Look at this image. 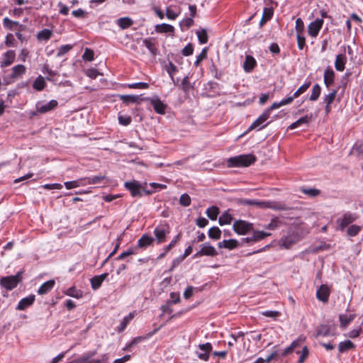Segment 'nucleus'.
Wrapping results in <instances>:
<instances>
[{
  "label": "nucleus",
  "mask_w": 363,
  "mask_h": 363,
  "mask_svg": "<svg viewBox=\"0 0 363 363\" xmlns=\"http://www.w3.org/2000/svg\"><path fill=\"white\" fill-rule=\"evenodd\" d=\"M227 165L229 167H242L250 166V155H240L230 157L227 160Z\"/></svg>",
  "instance_id": "7ed1b4c3"
},
{
  "label": "nucleus",
  "mask_w": 363,
  "mask_h": 363,
  "mask_svg": "<svg viewBox=\"0 0 363 363\" xmlns=\"http://www.w3.org/2000/svg\"><path fill=\"white\" fill-rule=\"evenodd\" d=\"M233 229L237 233L245 235L250 230V224L244 220H236L233 223Z\"/></svg>",
  "instance_id": "4468645a"
},
{
  "label": "nucleus",
  "mask_w": 363,
  "mask_h": 363,
  "mask_svg": "<svg viewBox=\"0 0 363 363\" xmlns=\"http://www.w3.org/2000/svg\"><path fill=\"white\" fill-rule=\"evenodd\" d=\"M21 272H18L16 275L2 277L0 279V284L6 290H12L21 281Z\"/></svg>",
  "instance_id": "f03ea898"
},
{
  "label": "nucleus",
  "mask_w": 363,
  "mask_h": 363,
  "mask_svg": "<svg viewBox=\"0 0 363 363\" xmlns=\"http://www.w3.org/2000/svg\"><path fill=\"white\" fill-rule=\"evenodd\" d=\"M220 213L219 208L216 206H212L206 209L207 216L212 220H216Z\"/></svg>",
  "instance_id": "473e14b6"
},
{
  "label": "nucleus",
  "mask_w": 363,
  "mask_h": 363,
  "mask_svg": "<svg viewBox=\"0 0 363 363\" xmlns=\"http://www.w3.org/2000/svg\"><path fill=\"white\" fill-rule=\"evenodd\" d=\"M52 32L51 30L45 28V29L40 30L38 33L37 38L39 40H48L50 38V37L52 36Z\"/></svg>",
  "instance_id": "4c0bfd02"
},
{
  "label": "nucleus",
  "mask_w": 363,
  "mask_h": 363,
  "mask_svg": "<svg viewBox=\"0 0 363 363\" xmlns=\"http://www.w3.org/2000/svg\"><path fill=\"white\" fill-rule=\"evenodd\" d=\"M301 192L311 197H315L320 194V190L315 188L302 189Z\"/></svg>",
  "instance_id": "8fccbe9b"
},
{
  "label": "nucleus",
  "mask_w": 363,
  "mask_h": 363,
  "mask_svg": "<svg viewBox=\"0 0 363 363\" xmlns=\"http://www.w3.org/2000/svg\"><path fill=\"white\" fill-rule=\"evenodd\" d=\"M311 82H308L301 85L294 94V97H298L301 94H303L311 86Z\"/></svg>",
  "instance_id": "49530a36"
},
{
  "label": "nucleus",
  "mask_w": 363,
  "mask_h": 363,
  "mask_svg": "<svg viewBox=\"0 0 363 363\" xmlns=\"http://www.w3.org/2000/svg\"><path fill=\"white\" fill-rule=\"evenodd\" d=\"M55 280L50 279L43 283L38 289V294L39 295H44L48 294L55 286Z\"/></svg>",
  "instance_id": "412c9836"
},
{
  "label": "nucleus",
  "mask_w": 363,
  "mask_h": 363,
  "mask_svg": "<svg viewBox=\"0 0 363 363\" xmlns=\"http://www.w3.org/2000/svg\"><path fill=\"white\" fill-rule=\"evenodd\" d=\"M179 203L180 205L187 207L191 204V198L187 194H183L181 195L179 198Z\"/></svg>",
  "instance_id": "09e8293b"
},
{
  "label": "nucleus",
  "mask_w": 363,
  "mask_h": 363,
  "mask_svg": "<svg viewBox=\"0 0 363 363\" xmlns=\"http://www.w3.org/2000/svg\"><path fill=\"white\" fill-rule=\"evenodd\" d=\"M100 74H101L97 71V69L94 68L89 69L86 71V75L91 79H96Z\"/></svg>",
  "instance_id": "338daca9"
},
{
  "label": "nucleus",
  "mask_w": 363,
  "mask_h": 363,
  "mask_svg": "<svg viewBox=\"0 0 363 363\" xmlns=\"http://www.w3.org/2000/svg\"><path fill=\"white\" fill-rule=\"evenodd\" d=\"M26 72V67L23 65H17L12 67L11 74L9 76L11 79H17L21 77Z\"/></svg>",
  "instance_id": "2eb2a0df"
},
{
  "label": "nucleus",
  "mask_w": 363,
  "mask_h": 363,
  "mask_svg": "<svg viewBox=\"0 0 363 363\" xmlns=\"http://www.w3.org/2000/svg\"><path fill=\"white\" fill-rule=\"evenodd\" d=\"M208 236L211 239L218 240L221 236V230L218 227H213L208 230Z\"/></svg>",
  "instance_id": "a19ab883"
},
{
  "label": "nucleus",
  "mask_w": 363,
  "mask_h": 363,
  "mask_svg": "<svg viewBox=\"0 0 363 363\" xmlns=\"http://www.w3.org/2000/svg\"><path fill=\"white\" fill-rule=\"evenodd\" d=\"M304 30V24L301 18H297L296 21V30L297 33H303Z\"/></svg>",
  "instance_id": "680f3d73"
},
{
  "label": "nucleus",
  "mask_w": 363,
  "mask_h": 363,
  "mask_svg": "<svg viewBox=\"0 0 363 363\" xmlns=\"http://www.w3.org/2000/svg\"><path fill=\"white\" fill-rule=\"evenodd\" d=\"M251 205H257L262 207H267L274 210L285 211L289 209L285 204L277 201L258 202L251 200Z\"/></svg>",
  "instance_id": "0eeeda50"
},
{
  "label": "nucleus",
  "mask_w": 363,
  "mask_h": 363,
  "mask_svg": "<svg viewBox=\"0 0 363 363\" xmlns=\"http://www.w3.org/2000/svg\"><path fill=\"white\" fill-rule=\"evenodd\" d=\"M270 235L271 233H269L259 230L253 231L252 236L251 237V241H258Z\"/></svg>",
  "instance_id": "c9c22d12"
},
{
  "label": "nucleus",
  "mask_w": 363,
  "mask_h": 363,
  "mask_svg": "<svg viewBox=\"0 0 363 363\" xmlns=\"http://www.w3.org/2000/svg\"><path fill=\"white\" fill-rule=\"evenodd\" d=\"M362 327L359 326L357 328L350 331L347 334V336L350 338H356L360 335V333L362 332Z\"/></svg>",
  "instance_id": "0e129e2a"
},
{
  "label": "nucleus",
  "mask_w": 363,
  "mask_h": 363,
  "mask_svg": "<svg viewBox=\"0 0 363 363\" xmlns=\"http://www.w3.org/2000/svg\"><path fill=\"white\" fill-rule=\"evenodd\" d=\"M155 30L157 33H171L174 32V28L172 25L167 23L158 24L155 26Z\"/></svg>",
  "instance_id": "7c9ffc66"
},
{
  "label": "nucleus",
  "mask_w": 363,
  "mask_h": 363,
  "mask_svg": "<svg viewBox=\"0 0 363 363\" xmlns=\"http://www.w3.org/2000/svg\"><path fill=\"white\" fill-rule=\"evenodd\" d=\"M35 301V296L34 295H30L26 298H22L17 307L16 309L19 311H23L28 306H31Z\"/></svg>",
  "instance_id": "6ab92c4d"
},
{
  "label": "nucleus",
  "mask_w": 363,
  "mask_h": 363,
  "mask_svg": "<svg viewBox=\"0 0 363 363\" xmlns=\"http://www.w3.org/2000/svg\"><path fill=\"white\" fill-rule=\"evenodd\" d=\"M128 86L130 89H147L149 87V84L145 82H137L133 84H130Z\"/></svg>",
  "instance_id": "6e6d98bb"
},
{
  "label": "nucleus",
  "mask_w": 363,
  "mask_h": 363,
  "mask_svg": "<svg viewBox=\"0 0 363 363\" xmlns=\"http://www.w3.org/2000/svg\"><path fill=\"white\" fill-rule=\"evenodd\" d=\"M273 16V9L272 8L265 7L263 10L262 18L259 22L260 26H262L265 23L269 21Z\"/></svg>",
  "instance_id": "c756f323"
},
{
  "label": "nucleus",
  "mask_w": 363,
  "mask_h": 363,
  "mask_svg": "<svg viewBox=\"0 0 363 363\" xmlns=\"http://www.w3.org/2000/svg\"><path fill=\"white\" fill-rule=\"evenodd\" d=\"M108 273H104L99 276H95L91 279V285L93 289H99L104 279L108 277Z\"/></svg>",
  "instance_id": "4be33fe9"
},
{
  "label": "nucleus",
  "mask_w": 363,
  "mask_h": 363,
  "mask_svg": "<svg viewBox=\"0 0 363 363\" xmlns=\"http://www.w3.org/2000/svg\"><path fill=\"white\" fill-rule=\"evenodd\" d=\"M207 57V49L206 48H203L201 53L197 56L196 57V60L194 62L195 65L196 66H198L199 65V63L203 60H204L205 58H206Z\"/></svg>",
  "instance_id": "5fc2aeb1"
},
{
  "label": "nucleus",
  "mask_w": 363,
  "mask_h": 363,
  "mask_svg": "<svg viewBox=\"0 0 363 363\" xmlns=\"http://www.w3.org/2000/svg\"><path fill=\"white\" fill-rule=\"evenodd\" d=\"M262 314L266 317L276 319L280 315V313L277 311H262Z\"/></svg>",
  "instance_id": "4d7b16f0"
},
{
  "label": "nucleus",
  "mask_w": 363,
  "mask_h": 363,
  "mask_svg": "<svg viewBox=\"0 0 363 363\" xmlns=\"http://www.w3.org/2000/svg\"><path fill=\"white\" fill-rule=\"evenodd\" d=\"M82 181H84L83 179L75 181L66 182H65V186L67 189H72L81 185H84V184L82 183Z\"/></svg>",
  "instance_id": "c03bdc74"
},
{
  "label": "nucleus",
  "mask_w": 363,
  "mask_h": 363,
  "mask_svg": "<svg viewBox=\"0 0 363 363\" xmlns=\"http://www.w3.org/2000/svg\"><path fill=\"white\" fill-rule=\"evenodd\" d=\"M354 347L355 345L351 340H345L340 342L338 351L340 353H343L347 350L354 349Z\"/></svg>",
  "instance_id": "2f4dec72"
},
{
  "label": "nucleus",
  "mask_w": 363,
  "mask_h": 363,
  "mask_svg": "<svg viewBox=\"0 0 363 363\" xmlns=\"http://www.w3.org/2000/svg\"><path fill=\"white\" fill-rule=\"evenodd\" d=\"M94 52L91 50L86 48L82 55V57L85 60L92 61L94 60Z\"/></svg>",
  "instance_id": "bf43d9fd"
},
{
  "label": "nucleus",
  "mask_w": 363,
  "mask_h": 363,
  "mask_svg": "<svg viewBox=\"0 0 363 363\" xmlns=\"http://www.w3.org/2000/svg\"><path fill=\"white\" fill-rule=\"evenodd\" d=\"M302 237L301 236L298 230L290 229L287 235H284L280 239L279 244L281 248L289 249L294 245L297 243Z\"/></svg>",
  "instance_id": "f257e3e1"
},
{
  "label": "nucleus",
  "mask_w": 363,
  "mask_h": 363,
  "mask_svg": "<svg viewBox=\"0 0 363 363\" xmlns=\"http://www.w3.org/2000/svg\"><path fill=\"white\" fill-rule=\"evenodd\" d=\"M281 221L279 218H274L271 220L270 223L264 226L265 229L274 230L280 226Z\"/></svg>",
  "instance_id": "79ce46f5"
},
{
  "label": "nucleus",
  "mask_w": 363,
  "mask_h": 363,
  "mask_svg": "<svg viewBox=\"0 0 363 363\" xmlns=\"http://www.w3.org/2000/svg\"><path fill=\"white\" fill-rule=\"evenodd\" d=\"M125 188L130 192L133 197L142 196L141 184L137 181L127 182L125 183Z\"/></svg>",
  "instance_id": "6e6552de"
},
{
  "label": "nucleus",
  "mask_w": 363,
  "mask_h": 363,
  "mask_svg": "<svg viewBox=\"0 0 363 363\" xmlns=\"http://www.w3.org/2000/svg\"><path fill=\"white\" fill-rule=\"evenodd\" d=\"M3 25L5 28L10 30H13L14 29V26L18 27L19 30H22L23 29V26L18 21H13L9 19L8 17H5L3 19Z\"/></svg>",
  "instance_id": "a878e982"
},
{
  "label": "nucleus",
  "mask_w": 363,
  "mask_h": 363,
  "mask_svg": "<svg viewBox=\"0 0 363 363\" xmlns=\"http://www.w3.org/2000/svg\"><path fill=\"white\" fill-rule=\"evenodd\" d=\"M329 296L330 289L327 285L322 284L316 291V298L323 303L328 301Z\"/></svg>",
  "instance_id": "9b49d317"
},
{
  "label": "nucleus",
  "mask_w": 363,
  "mask_h": 363,
  "mask_svg": "<svg viewBox=\"0 0 363 363\" xmlns=\"http://www.w3.org/2000/svg\"><path fill=\"white\" fill-rule=\"evenodd\" d=\"M118 98L126 104H139L142 100L138 95H118Z\"/></svg>",
  "instance_id": "393cba45"
},
{
  "label": "nucleus",
  "mask_w": 363,
  "mask_h": 363,
  "mask_svg": "<svg viewBox=\"0 0 363 363\" xmlns=\"http://www.w3.org/2000/svg\"><path fill=\"white\" fill-rule=\"evenodd\" d=\"M358 216L354 213L346 212L337 220V224L340 230H343L347 225L354 222Z\"/></svg>",
  "instance_id": "20e7f679"
},
{
  "label": "nucleus",
  "mask_w": 363,
  "mask_h": 363,
  "mask_svg": "<svg viewBox=\"0 0 363 363\" xmlns=\"http://www.w3.org/2000/svg\"><path fill=\"white\" fill-rule=\"evenodd\" d=\"M166 71L169 74L171 79L174 80V74L177 72V68L171 61L166 65Z\"/></svg>",
  "instance_id": "de8ad7c7"
},
{
  "label": "nucleus",
  "mask_w": 363,
  "mask_h": 363,
  "mask_svg": "<svg viewBox=\"0 0 363 363\" xmlns=\"http://www.w3.org/2000/svg\"><path fill=\"white\" fill-rule=\"evenodd\" d=\"M232 216L228 211H225L219 218L218 223L220 225L230 224L233 220Z\"/></svg>",
  "instance_id": "72a5a7b5"
},
{
  "label": "nucleus",
  "mask_w": 363,
  "mask_h": 363,
  "mask_svg": "<svg viewBox=\"0 0 363 363\" xmlns=\"http://www.w3.org/2000/svg\"><path fill=\"white\" fill-rule=\"evenodd\" d=\"M311 118H312V115H311V116L306 115V116L299 118L296 121L292 123L289 126L288 128L293 130V129L298 128V126H300L302 124H308L311 121Z\"/></svg>",
  "instance_id": "c85d7f7f"
},
{
  "label": "nucleus",
  "mask_w": 363,
  "mask_h": 363,
  "mask_svg": "<svg viewBox=\"0 0 363 363\" xmlns=\"http://www.w3.org/2000/svg\"><path fill=\"white\" fill-rule=\"evenodd\" d=\"M72 48V46L70 45H65L61 46L57 52V56L61 57V56L64 55L65 54L68 52Z\"/></svg>",
  "instance_id": "864d4df0"
},
{
  "label": "nucleus",
  "mask_w": 363,
  "mask_h": 363,
  "mask_svg": "<svg viewBox=\"0 0 363 363\" xmlns=\"http://www.w3.org/2000/svg\"><path fill=\"white\" fill-rule=\"evenodd\" d=\"M116 24L122 29L130 28L133 24V21L129 17L120 18L116 21Z\"/></svg>",
  "instance_id": "cd10ccee"
},
{
  "label": "nucleus",
  "mask_w": 363,
  "mask_h": 363,
  "mask_svg": "<svg viewBox=\"0 0 363 363\" xmlns=\"http://www.w3.org/2000/svg\"><path fill=\"white\" fill-rule=\"evenodd\" d=\"M196 33L197 35L198 40L201 44H205L208 42V36L207 31L205 28H202L200 30H197Z\"/></svg>",
  "instance_id": "58836bf2"
},
{
  "label": "nucleus",
  "mask_w": 363,
  "mask_h": 363,
  "mask_svg": "<svg viewBox=\"0 0 363 363\" xmlns=\"http://www.w3.org/2000/svg\"><path fill=\"white\" fill-rule=\"evenodd\" d=\"M323 21L320 18H317L314 21L311 22L308 25V31L309 35L312 37H316L323 26Z\"/></svg>",
  "instance_id": "9d476101"
},
{
  "label": "nucleus",
  "mask_w": 363,
  "mask_h": 363,
  "mask_svg": "<svg viewBox=\"0 0 363 363\" xmlns=\"http://www.w3.org/2000/svg\"><path fill=\"white\" fill-rule=\"evenodd\" d=\"M335 72L330 67H328L324 72L323 75V81L324 84L327 87H329L331 84H333L335 80Z\"/></svg>",
  "instance_id": "f3484780"
},
{
  "label": "nucleus",
  "mask_w": 363,
  "mask_h": 363,
  "mask_svg": "<svg viewBox=\"0 0 363 363\" xmlns=\"http://www.w3.org/2000/svg\"><path fill=\"white\" fill-rule=\"evenodd\" d=\"M194 48L191 43L186 45L182 50V54L184 56H189L193 54Z\"/></svg>",
  "instance_id": "13d9d810"
},
{
  "label": "nucleus",
  "mask_w": 363,
  "mask_h": 363,
  "mask_svg": "<svg viewBox=\"0 0 363 363\" xmlns=\"http://www.w3.org/2000/svg\"><path fill=\"white\" fill-rule=\"evenodd\" d=\"M355 316V314H340L339 315L340 328H345L354 319Z\"/></svg>",
  "instance_id": "5701e85b"
},
{
  "label": "nucleus",
  "mask_w": 363,
  "mask_h": 363,
  "mask_svg": "<svg viewBox=\"0 0 363 363\" xmlns=\"http://www.w3.org/2000/svg\"><path fill=\"white\" fill-rule=\"evenodd\" d=\"M57 104L58 103L56 100H51L50 101L44 105H40L38 104L36 105L37 112L39 113H45L54 109L55 107H57Z\"/></svg>",
  "instance_id": "dca6fc26"
},
{
  "label": "nucleus",
  "mask_w": 363,
  "mask_h": 363,
  "mask_svg": "<svg viewBox=\"0 0 363 363\" xmlns=\"http://www.w3.org/2000/svg\"><path fill=\"white\" fill-rule=\"evenodd\" d=\"M362 230V227L357 225H352L347 230V234L349 236H356Z\"/></svg>",
  "instance_id": "37998d69"
},
{
  "label": "nucleus",
  "mask_w": 363,
  "mask_h": 363,
  "mask_svg": "<svg viewBox=\"0 0 363 363\" xmlns=\"http://www.w3.org/2000/svg\"><path fill=\"white\" fill-rule=\"evenodd\" d=\"M217 251L214 247L211 246L208 242H206L202 245L201 249L196 253V256H216Z\"/></svg>",
  "instance_id": "ddd939ff"
},
{
  "label": "nucleus",
  "mask_w": 363,
  "mask_h": 363,
  "mask_svg": "<svg viewBox=\"0 0 363 363\" xmlns=\"http://www.w3.org/2000/svg\"><path fill=\"white\" fill-rule=\"evenodd\" d=\"M308 350L307 347L305 346L302 349L301 354L299 357L298 363H303L305 361L306 358L308 357Z\"/></svg>",
  "instance_id": "69168bd1"
},
{
  "label": "nucleus",
  "mask_w": 363,
  "mask_h": 363,
  "mask_svg": "<svg viewBox=\"0 0 363 363\" xmlns=\"http://www.w3.org/2000/svg\"><path fill=\"white\" fill-rule=\"evenodd\" d=\"M155 239L148 235L147 234H144L138 241V247L139 248H145L148 246L152 245Z\"/></svg>",
  "instance_id": "aec40b11"
},
{
  "label": "nucleus",
  "mask_w": 363,
  "mask_h": 363,
  "mask_svg": "<svg viewBox=\"0 0 363 363\" xmlns=\"http://www.w3.org/2000/svg\"><path fill=\"white\" fill-rule=\"evenodd\" d=\"M16 53L14 50H8L3 55V59L0 62L1 67L10 66L15 60Z\"/></svg>",
  "instance_id": "f8f14e48"
},
{
  "label": "nucleus",
  "mask_w": 363,
  "mask_h": 363,
  "mask_svg": "<svg viewBox=\"0 0 363 363\" xmlns=\"http://www.w3.org/2000/svg\"><path fill=\"white\" fill-rule=\"evenodd\" d=\"M105 179L104 176H94L91 177L84 178L83 180L86 181V184H100Z\"/></svg>",
  "instance_id": "ea45409f"
},
{
  "label": "nucleus",
  "mask_w": 363,
  "mask_h": 363,
  "mask_svg": "<svg viewBox=\"0 0 363 363\" xmlns=\"http://www.w3.org/2000/svg\"><path fill=\"white\" fill-rule=\"evenodd\" d=\"M347 57L344 54H339L336 56L335 60V67L338 72H342L345 68Z\"/></svg>",
  "instance_id": "a211bd4d"
},
{
  "label": "nucleus",
  "mask_w": 363,
  "mask_h": 363,
  "mask_svg": "<svg viewBox=\"0 0 363 363\" xmlns=\"http://www.w3.org/2000/svg\"><path fill=\"white\" fill-rule=\"evenodd\" d=\"M306 337L303 335H300L296 340L293 341L291 344L292 347L295 350L296 347L301 346V345L305 341Z\"/></svg>",
  "instance_id": "e2e57ef3"
},
{
  "label": "nucleus",
  "mask_w": 363,
  "mask_h": 363,
  "mask_svg": "<svg viewBox=\"0 0 363 363\" xmlns=\"http://www.w3.org/2000/svg\"><path fill=\"white\" fill-rule=\"evenodd\" d=\"M33 88L37 91H42L45 86V79L42 76H38L33 82Z\"/></svg>",
  "instance_id": "e433bc0d"
},
{
  "label": "nucleus",
  "mask_w": 363,
  "mask_h": 363,
  "mask_svg": "<svg viewBox=\"0 0 363 363\" xmlns=\"http://www.w3.org/2000/svg\"><path fill=\"white\" fill-rule=\"evenodd\" d=\"M67 295L77 298L82 297V293L76 290L74 288H69L67 290Z\"/></svg>",
  "instance_id": "052dcab7"
},
{
  "label": "nucleus",
  "mask_w": 363,
  "mask_h": 363,
  "mask_svg": "<svg viewBox=\"0 0 363 363\" xmlns=\"http://www.w3.org/2000/svg\"><path fill=\"white\" fill-rule=\"evenodd\" d=\"M296 38L298 49L303 50L306 44L305 37L301 33H297Z\"/></svg>",
  "instance_id": "3c124183"
},
{
  "label": "nucleus",
  "mask_w": 363,
  "mask_h": 363,
  "mask_svg": "<svg viewBox=\"0 0 363 363\" xmlns=\"http://www.w3.org/2000/svg\"><path fill=\"white\" fill-rule=\"evenodd\" d=\"M169 233V226L168 224H161L157 226L154 230V235L157 243H162L165 241L166 236Z\"/></svg>",
  "instance_id": "39448f33"
},
{
  "label": "nucleus",
  "mask_w": 363,
  "mask_h": 363,
  "mask_svg": "<svg viewBox=\"0 0 363 363\" xmlns=\"http://www.w3.org/2000/svg\"><path fill=\"white\" fill-rule=\"evenodd\" d=\"M321 93V87L318 84H315L311 90V94L309 97L310 101H315L318 100Z\"/></svg>",
  "instance_id": "f704fd0d"
},
{
  "label": "nucleus",
  "mask_w": 363,
  "mask_h": 363,
  "mask_svg": "<svg viewBox=\"0 0 363 363\" xmlns=\"http://www.w3.org/2000/svg\"><path fill=\"white\" fill-rule=\"evenodd\" d=\"M238 242L234 239L224 240L218 242V246L219 248H226L229 250L235 249L238 247Z\"/></svg>",
  "instance_id": "bb28decb"
},
{
  "label": "nucleus",
  "mask_w": 363,
  "mask_h": 363,
  "mask_svg": "<svg viewBox=\"0 0 363 363\" xmlns=\"http://www.w3.org/2000/svg\"><path fill=\"white\" fill-rule=\"evenodd\" d=\"M337 93V90H333L330 93L323 97V102L325 104H328V105H330L335 100Z\"/></svg>",
  "instance_id": "a18cd8bd"
},
{
  "label": "nucleus",
  "mask_w": 363,
  "mask_h": 363,
  "mask_svg": "<svg viewBox=\"0 0 363 363\" xmlns=\"http://www.w3.org/2000/svg\"><path fill=\"white\" fill-rule=\"evenodd\" d=\"M90 357L87 355H83L79 358H77L69 363H86L89 359Z\"/></svg>",
  "instance_id": "774afa93"
},
{
  "label": "nucleus",
  "mask_w": 363,
  "mask_h": 363,
  "mask_svg": "<svg viewBox=\"0 0 363 363\" xmlns=\"http://www.w3.org/2000/svg\"><path fill=\"white\" fill-rule=\"evenodd\" d=\"M144 45L148 49L150 53L155 56L157 55V48L155 46V40L153 38H145L143 40Z\"/></svg>",
  "instance_id": "b1692460"
},
{
  "label": "nucleus",
  "mask_w": 363,
  "mask_h": 363,
  "mask_svg": "<svg viewBox=\"0 0 363 363\" xmlns=\"http://www.w3.org/2000/svg\"><path fill=\"white\" fill-rule=\"evenodd\" d=\"M144 100L149 101L152 106L154 108V110L155 112H157L159 114H164L165 113V109L167 108L166 104H164L158 97L150 99L146 98L144 99Z\"/></svg>",
  "instance_id": "1a4fd4ad"
},
{
  "label": "nucleus",
  "mask_w": 363,
  "mask_h": 363,
  "mask_svg": "<svg viewBox=\"0 0 363 363\" xmlns=\"http://www.w3.org/2000/svg\"><path fill=\"white\" fill-rule=\"evenodd\" d=\"M269 118V110H265L252 123H251V130H261L265 128L269 122H267Z\"/></svg>",
  "instance_id": "423d86ee"
},
{
  "label": "nucleus",
  "mask_w": 363,
  "mask_h": 363,
  "mask_svg": "<svg viewBox=\"0 0 363 363\" xmlns=\"http://www.w3.org/2000/svg\"><path fill=\"white\" fill-rule=\"evenodd\" d=\"M118 121H119L120 124L126 126V125H128L131 123L132 118L129 116H119Z\"/></svg>",
  "instance_id": "603ef678"
}]
</instances>
